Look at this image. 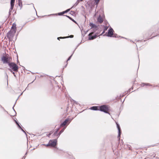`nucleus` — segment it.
<instances>
[{"instance_id":"473e14b6","label":"nucleus","mask_w":159,"mask_h":159,"mask_svg":"<svg viewBox=\"0 0 159 159\" xmlns=\"http://www.w3.org/2000/svg\"><path fill=\"white\" fill-rule=\"evenodd\" d=\"M130 91H131V89H129L128 90V92H130Z\"/></svg>"},{"instance_id":"5701e85b","label":"nucleus","mask_w":159,"mask_h":159,"mask_svg":"<svg viewBox=\"0 0 159 159\" xmlns=\"http://www.w3.org/2000/svg\"><path fill=\"white\" fill-rule=\"evenodd\" d=\"M42 145H45V146H46L47 147H48V146H50V144H49V143L47 144H42Z\"/></svg>"},{"instance_id":"c756f323","label":"nucleus","mask_w":159,"mask_h":159,"mask_svg":"<svg viewBox=\"0 0 159 159\" xmlns=\"http://www.w3.org/2000/svg\"><path fill=\"white\" fill-rule=\"evenodd\" d=\"M12 72V74L14 75V76L16 77V75H15V73H14V72H13L12 71V72Z\"/></svg>"},{"instance_id":"6e6552de","label":"nucleus","mask_w":159,"mask_h":159,"mask_svg":"<svg viewBox=\"0 0 159 159\" xmlns=\"http://www.w3.org/2000/svg\"><path fill=\"white\" fill-rule=\"evenodd\" d=\"M113 30L112 28H110L108 30V32L107 36L111 37L113 35Z\"/></svg>"},{"instance_id":"72a5a7b5","label":"nucleus","mask_w":159,"mask_h":159,"mask_svg":"<svg viewBox=\"0 0 159 159\" xmlns=\"http://www.w3.org/2000/svg\"><path fill=\"white\" fill-rule=\"evenodd\" d=\"M25 156L23 157V158H22V159H23H23H25Z\"/></svg>"},{"instance_id":"423d86ee","label":"nucleus","mask_w":159,"mask_h":159,"mask_svg":"<svg viewBox=\"0 0 159 159\" xmlns=\"http://www.w3.org/2000/svg\"><path fill=\"white\" fill-rule=\"evenodd\" d=\"M116 127L118 130V134L117 138L119 139L120 140V138L121 129L119 124L117 122H116Z\"/></svg>"},{"instance_id":"c85d7f7f","label":"nucleus","mask_w":159,"mask_h":159,"mask_svg":"<svg viewBox=\"0 0 159 159\" xmlns=\"http://www.w3.org/2000/svg\"><path fill=\"white\" fill-rule=\"evenodd\" d=\"M59 128H60L56 129L55 131H57L58 132L59 130Z\"/></svg>"},{"instance_id":"f704fd0d","label":"nucleus","mask_w":159,"mask_h":159,"mask_svg":"<svg viewBox=\"0 0 159 159\" xmlns=\"http://www.w3.org/2000/svg\"><path fill=\"white\" fill-rule=\"evenodd\" d=\"M107 29V27H106L105 28V30H106Z\"/></svg>"},{"instance_id":"b1692460","label":"nucleus","mask_w":159,"mask_h":159,"mask_svg":"<svg viewBox=\"0 0 159 159\" xmlns=\"http://www.w3.org/2000/svg\"><path fill=\"white\" fill-rule=\"evenodd\" d=\"M16 125L19 128H21V127L19 123L16 124Z\"/></svg>"},{"instance_id":"39448f33","label":"nucleus","mask_w":159,"mask_h":159,"mask_svg":"<svg viewBox=\"0 0 159 159\" xmlns=\"http://www.w3.org/2000/svg\"><path fill=\"white\" fill-rule=\"evenodd\" d=\"M57 140L56 139H51L49 141V143L51 147H54L57 144Z\"/></svg>"},{"instance_id":"f257e3e1","label":"nucleus","mask_w":159,"mask_h":159,"mask_svg":"<svg viewBox=\"0 0 159 159\" xmlns=\"http://www.w3.org/2000/svg\"><path fill=\"white\" fill-rule=\"evenodd\" d=\"M99 111L103 112L105 113L108 114L110 115V113L109 112L110 111V107L108 105H102L99 106Z\"/></svg>"},{"instance_id":"a211bd4d","label":"nucleus","mask_w":159,"mask_h":159,"mask_svg":"<svg viewBox=\"0 0 159 159\" xmlns=\"http://www.w3.org/2000/svg\"><path fill=\"white\" fill-rule=\"evenodd\" d=\"M66 124L67 125L66 122H65V121H64L60 125V127H62L64 125H65Z\"/></svg>"},{"instance_id":"ddd939ff","label":"nucleus","mask_w":159,"mask_h":159,"mask_svg":"<svg viewBox=\"0 0 159 159\" xmlns=\"http://www.w3.org/2000/svg\"><path fill=\"white\" fill-rule=\"evenodd\" d=\"M103 21V16L99 15L98 18V21L100 23H102Z\"/></svg>"},{"instance_id":"c9c22d12","label":"nucleus","mask_w":159,"mask_h":159,"mask_svg":"<svg viewBox=\"0 0 159 159\" xmlns=\"http://www.w3.org/2000/svg\"><path fill=\"white\" fill-rule=\"evenodd\" d=\"M104 33V31H103V32L102 33V34H101V35L103 34Z\"/></svg>"},{"instance_id":"a19ab883","label":"nucleus","mask_w":159,"mask_h":159,"mask_svg":"<svg viewBox=\"0 0 159 159\" xmlns=\"http://www.w3.org/2000/svg\"><path fill=\"white\" fill-rule=\"evenodd\" d=\"M27 152H26L25 153V155H27Z\"/></svg>"},{"instance_id":"aec40b11","label":"nucleus","mask_w":159,"mask_h":159,"mask_svg":"<svg viewBox=\"0 0 159 159\" xmlns=\"http://www.w3.org/2000/svg\"><path fill=\"white\" fill-rule=\"evenodd\" d=\"M67 12V11H66V10L64 11H63L62 12H61V13H60L58 14V15H62L63 14H64L66 13Z\"/></svg>"},{"instance_id":"412c9836","label":"nucleus","mask_w":159,"mask_h":159,"mask_svg":"<svg viewBox=\"0 0 159 159\" xmlns=\"http://www.w3.org/2000/svg\"><path fill=\"white\" fill-rule=\"evenodd\" d=\"M20 129H21L22 131H23L25 134V135L26 136H27V134L25 132V131L21 127V128H19Z\"/></svg>"},{"instance_id":"2f4dec72","label":"nucleus","mask_w":159,"mask_h":159,"mask_svg":"<svg viewBox=\"0 0 159 159\" xmlns=\"http://www.w3.org/2000/svg\"><path fill=\"white\" fill-rule=\"evenodd\" d=\"M70 10V9H68L67 10H66V11H67V12H68V11H69Z\"/></svg>"},{"instance_id":"e433bc0d","label":"nucleus","mask_w":159,"mask_h":159,"mask_svg":"<svg viewBox=\"0 0 159 159\" xmlns=\"http://www.w3.org/2000/svg\"><path fill=\"white\" fill-rule=\"evenodd\" d=\"M96 1L99 2L100 0H95Z\"/></svg>"},{"instance_id":"2eb2a0df","label":"nucleus","mask_w":159,"mask_h":159,"mask_svg":"<svg viewBox=\"0 0 159 159\" xmlns=\"http://www.w3.org/2000/svg\"><path fill=\"white\" fill-rule=\"evenodd\" d=\"M71 120H70L69 118H67L66 119H65L64 121L66 122V123L67 124V125L71 121Z\"/></svg>"},{"instance_id":"79ce46f5","label":"nucleus","mask_w":159,"mask_h":159,"mask_svg":"<svg viewBox=\"0 0 159 159\" xmlns=\"http://www.w3.org/2000/svg\"><path fill=\"white\" fill-rule=\"evenodd\" d=\"M80 1H83V0H79Z\"/></svg>"},{"instance_id":"6ab92c4d","label":"nucleus","mask_w":159,"mask_h":159,"mask_svg":"<svg viewBox=\"0 0 159 159\" xmlns=\"http://www.w3.org/2000/svg\"><path fill=\"white\" fill-rule=\"evenodd\" d=\"M80 2V1L79 0H77L76 2L74 4V6L75 7L77 6L78 4Z\"/></svg>"},{"instance_id":"f8f14e48","label":"nucleus","mask_w":159,"mask_h":159,"mask_svg":"<svg viewBox=\"0 0 159 159\" xmlns=\"http://www.w3.org/2000/svg\"><path fill=\"white\" fill-rule=\"evenodd\" d=\"M99 106H94L91 107L89 109L93 111H99Z\"/></svg>"},{"instance_id":"cd10ccee","label":"nucleus","mask_w":159,"mask_h":159,"mask_svg":"<svg viewBox=\"0 0 159 159\" xmlns=\"http://www.w3.org/2000/svg\"><path fill=\"white\" fill-rule=\"evenodd\" d=\"M67 16V17H68V18H69V19H71V20H72L73 21L75 22V20H72V19L70 17V16Z\"/></svg>"},{"instance_id":"9b49d317","label":"nucleus","mask_w":159,"mask_h":159,"mask_svg":"<svg viewBox=\"0 0 159 159\" xmlns=\"http://www.w3.org/2000/svg\"><path fill=\"white\" fill-rule=\"evenodd\" d=\"M90 26L91 27V28H94V31H95V30H97L98 29V27L96 25H95L93 24L92 23H90Z\"/></svg>"},{"instance_id":"f03ea898","label":"nucleus","mask_w":159,"mask_h":159,"mask_svg":"<svg viewBox=\"0 0 159 159\" xmlns=\"http://www.w3.org/2000/svg\"><path fill=\"white\" fill-rule=\"evenodd\" d=\"M16 25L12 26L10 31L8 32L7 34V37L10 39H12L14 37L16 31Z\"/></svg>"},{"instance_id":"c03bdc74","label":"nucleus","mask_w":159,"mask_h":159,"mask_svg":"<svg viewBox=\"0 0 159 159\" xmlns=\"http://www.w3.org/2000/svg\"><path fill=\"white\" fill-rule=\"evenodd\" d=\"M14 121H15V122H16V121H16V120H14Z\"/></svg>"},{"instance_id":"37998d69","label":"nucleus","mask_w":159,"mask_h":159,"mask_svg":"<svg viewBox=\"0 0 159 159\" xmlns=\"http://www.w3.org/2000/svg\"><path fill=\"white\" fill-rule=\"evenodd\" d=\"M125 100H123V101L122 102V103H123V102H124V101H125Z\"/></svg>"},{"instance_id":"4468645a","label":"nucleus","mask_w":159,"mask_h":159,"mask_svg":"<svg viewBox=\"0 0 159 159\" xmlns=\"http://www.w3.org/2000/svg\"><path fill=\"white\" fill-rule=\"evenodd\" d=\"M67 125L66 126L64 127V128H62L61 130L60 131V132L58 133L57 134V136H58V138L59 137L61 134L63 132L65 129L66 128Z\"/></svg>"},{"instance_id":"f3484780","label":"nucleus","mask_w":159,"mask_h":159,"mask_svg":"<svg viewBox=\"0 0 159 159\" xmlns=\"http://www.w3.org/2000/svg\"><path fill=\"white\" fill-rule=\"evenodd\" d=\"M18 5L20 7H22V2L21 0H18Z\"/></svg>"},{"instance_id":"7ed1b4c3","label":"nucleus","mask_w":159,"mask_h":159,"mask_svg":"<svg viewBox=\"0 0 159 159\" xmlns=\"http://www.w3.org/2000/svg\"><path fill=\"white\" fill-rule=\"evenodd\" d=\"M1 61L3 64H8L9 65L12 61V58L10 57L3 56L1 58Z\"/></svg>"},{"instance_id":"9d476101","label":"nucleus","mask_w":159,"mask_h":159,"mask_svg":"<svg viewBox=\"0 0 159 159\" xmlns=\"http://www.w3.org/2000/svg\"><path fill=\"white\" fill-rule=\"evenodd\" d=\"M93 33H90L89 34V40L93 39L96 38L97 36L96 35H94L93 36H92V34Z\"/></svg>"},{"instance_id":"ea45409f","label":"nucleus","mask_w":159,"mask_h":159,"mask_svg":"<svg viewBox=\"0 0 159 159\" xmlns=\"http://www.w3.org/2000/svg\"><path fill=\"white\" fill-rule=\"evenodd\" d=\"M18 122H17V121H16V122H15V123H16V124L17 123H18Z\"/></svg>"},{"instance_id":"4be33fe9","label":"nucleus","mask_w":159,"mask_h":159,"mask_svg":"<svg viewBox=\"0 0 159 159\" xmlns=\"http://www.w3.org/2000/svg\"><path fill=\"white\" fill-rule=\"evenodd\" d=\"M58 132L57 131H55V132H54V133L53 134V135L55 136V135L57 136V134H58Z\"/></svg>"},{"instance_id":"a878e982","label":"nucleus","mask_w":159,"mask_h":159,"mask_svg":"<svg viewBox=\"0 0 159 159\" xmlns=\"http://www.w3.org/2000/svg\"><path fill=\"white\" fill-rule=\"evenodd\" d=\"M145 85H150L149 84H142V86H144Z\"/></svg>"},{"instance_id":"4c0bfd02","label":"nucleus","mask_w":159,"mask_h":159,"mask_svg":"<svg viewBox=\"0 0 159 159\" xmlns=\"http://www.w3.org/2000/svg\"><path fill=\"white\" fill-rule=\"evenodd\" d=\"M50 135H51V134H48V137H49V136Z\"/></svg>"},{"instance_id":"0eeeda50","label":"nucleus","mask_w":159,"mask_h":159,"mask_svg":"<svg viewBox=\"0 0 159 159\" xmlns=\"http://www.w3.org/2000/svg\"><path fill=\"white\" fill-rule=\"evenodd\" d=\"M70 102L72 105L75 104L76 105H79V106L80 105L78 102L76 101L75 100H68V103L69 105H70Z\"/></svg>"},{"instance_id":"dca6fc26","label":"nucleus","mask_w":159,"mask_h":159,"mask_svg":"<svg viewBox=\"0 0 159 159\" xmlns=\"http://www.w3.org/2000/svg\"><path fill=\"white\" fill-rule=\"evenodd\" d=\"M73 35H70L69 37H58L57 38V39L58 40H59L60 39L66 38H68L69 37L73 38Z\"/></svg>"},{"instance_id":"20e7f679","label":"nucleus","mask_w":159,"mask_h":159,"mask_svg":"<svg viewBox=\"0 0 159 159\" xmlns=\"http://www.w3.org/2000/svg\"><path fill=\"white\" fill-rule=\"evenodd\" d=\"M11 68L9 69V70L12 72V70L15 72H17L18 70L19 67L15 63L13 62H11L8 65Z\"/></svg>"},{"instance_id":"1a4fd4ad","label":"nucleus","mask_w":159,"mask_h":159,"mask_svg":"<svg viewBox=\"0 0 159 159\" xmlns=\"http://www.w3.org/2000/svg\"><path fill=\"white\" fill-rule=\"evenodd\" d=\"M15 0H11V8L9 10V12L11 11V10L13 9V8L14 5Z\"/></svg>"},{"instance_id":"393cba45","label":"nucleus","mask_w":159,"mask_h":159,"mask_svg":"<svg viewBox=\"0 0 159 159\" xmlns=\"http://www.w3.org/2000/svg\"><path fill=\"white\" fill-rule=\"evenodd\" d=\"M17 101V100H16V101L13 107H12V109H13V110H14V111H15V114H16V112L15 110L14 109V106H15V104H16Z\"/></svg>"},{"instance_id":"58836bf2","label":"nucleus","mask_w":159,"mask_h":159,"mask_svg":"<svg viewBox=\"0 0 159 159\" xmlns=\"http://www.w3.org/2000/svg\"><path fill=\"white\" fill-rule=\"evenodd\" d=\"M155 146V145H152L151 146H152V147H153V146Z\"/></svg>"},{"instance_id":"bb28decb","label":"nucleus","mask_w":159,"mask_h":159,"mask_svg":"<svg viewBox=\"0 0 159 159\" xmlns=\"http://www.w3.org/2000/svg\"><path fill=\"white\" fill-rule=\"evenodd\" d=\"M72 54L69 58H68V59L67 60V61H68L70 60V59L71 57V56H72Z\"/></svg>"},{"instance_id":"7c9ffc66","label":"nucleus","mask_w":159,"mask_h":159,"mask_svg":"<svg viewBox=\"0 0 159 159\" xmlns=\"http://www.w3.org/2000/svg\"><path fill=\"white\" fill-rule=\"evenodd\" d=\"M116 35L114 34L113 37H116Z\"/></svg>"}]
</instances>
